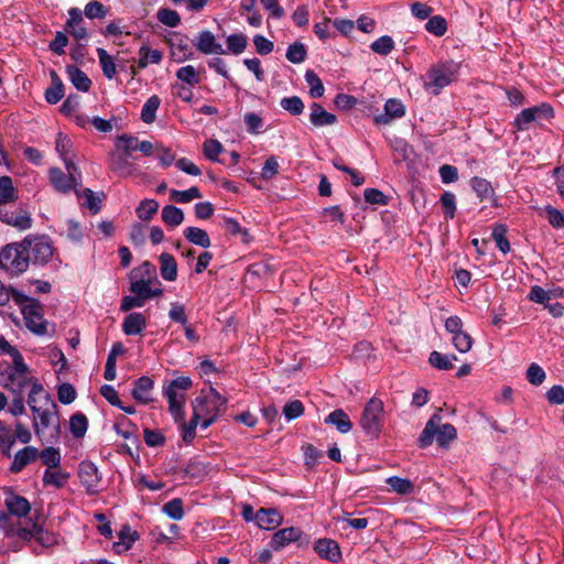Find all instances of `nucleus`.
<instances>
[{"mask_svg":"<svg viewBox=\"0 0 564 564\" xmlns=\"http://www.w3.org/2000/svg\"><path fill=\"white\" fill-rule=\"evenodd\" d=\"M452 344L456 350L465 354L471 349L474 340L467 332L463 330L452 336Z\"/></svg>","mask_w":564,"mask_h":564,"instance_id":"58","label":"nucleus"},{"mask_svg":"<svg viewBox=\"0 0 564 564\" xmlns=\"http://www.w3.org/2000/svg\"><path fill=\"white\" fill-rule=\"evenodd\" d=\"M301 536L302 531L299 528H283L273 534L270 541V546L273 551H280L290 543L299 541Z\"/></svg>","mask_w":564,"mask_h":564,"instance_id":"16","label":"nucleus"},{"mask_svg":"<svg viewBox=\"0 0 564 564\" xmlns=\"http://www.w3.org/2000/svg\"><path fill=\"white\" fill-rule=\"evenodd\" d=\"M223 228L234 236H240L241 240L246 243L250 241V235L247 229H243L234 218H224Z\"/></svg>","mask_w":564,"mask_h":564,"instance_id":"55","label":"nucleus"},{"mask_svg":"<svg viewBox=\"0 0 564 564\" xmlns=\"http://www.w3.org/2000/svg\"><path fill=\"white\" fill-rule=\"evenodd\" d=\"M13 445V432L4 422L0 421V449L2 454L10 457Z\"/></svg>","mask_w":564,"mask_h":564,"instance_id":"42","label":"nucleus"},{"mask_svg":"<svg viewBox=\"0 0 564 564\" xmlns=\"http://www.w3.org/2000/svg\"><path fill=\"white\" fill-rule=\"evenodd\" d=\"M161 276L173 282L177 278V263L175 258L170 253H162L159 258Z\"/></svg>","mask_w":564,"mask_h":564,"instance_id":"29","label":"nucleus"},{"mask_svg":"<svg viewBox=\"0 0 564 564\" xmlns=\"http://www.w3.org/2000/svg\"><path fill=\"white\" fill-rule=\"evenodd\" d=\"M161 105L159 96H151L143 105L141 110V119L145 123H152L156 118V111Z\"/></svg>","mask_w":564,"mask_h":564,"instance_id":"40","label":"nucleus"},{"mask_svg":"<svg viewBox=\"0 0 564 564\" xmlns=\"http://www.w3.org/2000/svg\"><path fill=\"white\" fill-rule=\"evenodd\" d=\"M172 55L175 61L181 63L193 57V51L191 50L186 39H178L172 43Z\"/></svg>","mask_w":564,"mask_h":564,"instance_id":"45","label":"nucleus"},{"mask_svg":"<svg viewBox=\"0 0 564 564\" xmlns=\"http://www.w3.org/2000/svg\"><path fill=\"white\" fill-rule=\"evenodd\" d=\"M33 413L35 414L33 419V427L39 436L44 430L58 424L57 406L51 399L50 394L43 395V405Z\"/></svg>","mask_w":564,"mask_h":564,"instance_id":"11","label":"nucleus"},{"mask_svg":"<svg viewBox=\"0 0 564 564\" xmlns=\"http://www.w3.org/2000/svg\"><path fill=\"white\" fill-rule=\"evenodd\" d=\"M97 55L104 75L108 79H112L116 75L117 68L112 56H110L105 48L98 47Z\"/></svg>","mask_w":564,"mask_h":564,"instance_id":"43","label":"nucleus"},{"mask_svg":"<svg viewBox=\"0 0 564 564\" xmlns=\"http://www.w3.org/2000/svg\"><path fill=\"white\" fill-rule=\"evenodd\" d=\"M152 283H153L152 280L139 279L131 283L130 290L134 295L139 296L142 301H145L153 296L161 295L162 290L160 288L153 290L151 288Z\"/></svg>","mask_w":564,"mask_h":564,"instance_id":"27","label":"nucleus"},{"mask_svg":"<svg viewBox=\"0 0 564 564\" xmlns=\"http://www.w3.org/2000/svg\"><path fill=\"white\" fill-rule=\"evenodd\" d=\"M456 438L457 431L455 426L449 423L441 424V415L438 411L426 422L419 437V445L421 448H426L435 440L438 446L448 447V445Z\"/></svg>","mask_w":564,"mask_h":564,"instance_id":"3","label":"nucleus"},{"mask_svg":"<svg viewBox=\"0 0 564 564\" xmlns=\"http://www.w3.org/2000/svg\"><path fill=\"white\" fill-rule=\"evenodd\" d=\"M162 512L173 520H181L184 517L183 501L174 498L162 507Z\"/></svg>","mask_w":564,"mask_h":564,"instance_id":"52","label":"nucleus"},{"mask_svg":"<svg viewBox=\"0 0 564 564\" xmlns=\"http://www.w3.org/2000/svg\"><path fill=\"white\" fill-rule=\"evenodd\" d=\"M66 73L76 89L84 93H87L90 89L91 80L82 69L76 66H67Z\"/></svg>","mask_w":564,"mask_h":564,"instance_id":"31","label":"nucleus"},{"mask_svg":"<svg viewBox=\"0 0 564 564\" xmlns=\"http://www.w3.org/2000/svg\"><path fill=\"white\" fill-rule=\"evenodd\" d=\"M387 484L399 495H411L414 492V485L406 478L392 476L387 479Z\"/></svg>","mask_w":564,"mask_h":564,"instance_id":"50","label":"nucleus"},{"mask_svg":"<svg viewBox=\"0 0 564 564\" xmlns=\"http://www.w3.org/2000/svg\"><path fill=\"white\" fill-rule=\"evenodd\" d=\"M29 368L20 352H14L13 367L7 371L3 387L13 394H23L24 389L35 380L28 376Z\"/></svg>","mask_w":564,"mask_h":564,"instance_id":"7","label":"nucleus"},{"mask_svg":"<svg viewBox=\"0 0 564 564\" xmlns=\"http://www.w3.org/2000/svg\"><path fill=\"white\" fill-rule=\"evenodd\" d=\"M306 55L307 53L304 44L297 42L289 45L285 54L288 61L293 64H300L304 62Z\"/></svg>","mask_w":564,"mask_h":564,"instance_id":"59","label":"nucleus"},{"mask_svg":"<svg viewBox=\"0 0 564 564\" xmlns=\"http://www.w3.org/2000/svg\"><path fill=\"white\" fill-rule=\"evenodd\" d=\"M226 43L230 53L239 55L246 50L248 40L243 33H235L227 36Z\"/></svg>","mask_w":564,"mask_h":564,"instance_id":"51","label":"nucleus"},{"mask_svg":"<svg viewBox=\"0 0 564 564\" xmlns=\"http://www.w3.org/2000/svg\"><path fill=\"white\" fill-rule=\"evenodd\" d=\"M554 117L553 107L547 102H542L538 106H531V124L533 122L543 127L545 122H550Z\"/></svg>","mask_w":564,"mask_h":564,"instance_id":"34","label":"nucleus"},{"mask_svg":"<svg viewBox=\"0 0 564 564\" xmlns=\"http://www.w3.org/2000/svg\"><path fill=\"white\" fill-rule=\"evenodd\" d=\"M192 387L189 377H178L163 386V395L167 399L169 411L175 422H182L185 417V392Z\"/></svg>","mask_w":564,"mask_h":564,"instance_id":"4","label":"nucleus"},{"mask_svg":"<svg viewBox=\"0 0 564 564\" xmlns=\"http://www.w3.org/2000/svg\"><path fill=\"white\" fill-rule=\"evenodd\" d=\"M370 47L375 53L386 56L393 51L394 41L392 40L391 36L383 35V36L379 37L378 40H376L375 42H372Z\"/></svg>","mask_w":564,"mask_h":564,"instance_id":"60","label":"nucleus"},{"mask_svg":"<svg viewBox=\"0 0 564 564\" xmlns=\"http://www.w3.org/2000/svg\"><path fill=\"white\" fill-rule=\"evenodd\" d=\"M87 417L82 413H76L70 417L69 430L75 437H82L87 431Z\"/></svg>","mask_w":564,"mask_h":564,"instance_id":"56","label":"nucleus"},{"mask_svg":"<svg viewBox=\"0 0 564 564\" xmlns=\"http://www.w3.org/2000/svg\"><path fill=\"white\" fill-rule=\"evenodd\" d=\"M158 20L166 25V26H170V28H175L180 24L181 22V18H180V14L174 11V10H171V9H160L158 11Z\"/></svg>","mask_w":564,"mask_h":564,"instance_id":"64","label":"nucleus"},{"mask_svg":"<svg viewBox=\"0 0 564 564\" xmlns=\"http://www.w3.org/2000/svg\"><path fill=\"white\" fill-rule=\"evenodd\" d=\"M37 455L39 449L34 446H25L24 448L18 451L10 465V471L15 474L20 473L30 463L34 462L37 458Z\"/></svg>","mask_w":564,"mask_h":564,"instance_id":"20","label":"nucleus"},{"mask_svg":"<svg viewBox=\"0 0 564 564\" xmlns=\"http://www.w3.org/2000/svg\"><path fill=\"white\" fill-rule=\"evenodd\" d=\"M184 237L186 240H188L191 243L199 246L202 248H208L210 247V239L208 234L198 227H187L183 231Z\"/></svg>","mask_w":564,"mask_h":564,"instance_id":"35","label":"nucleus"},{"mask_svg":"<svg viewBox=\"0 0 564 564\" xmlns=\"http://www.w3.org/2000/svg\"><path fill=\"white\" fill-rule=\"evenodd\" d=\"M195 45L196 48L205 55L225 54L223 45L216 41L215 35L208 30H204L198 33Z\"/></svg>","mask_w":564,"mask_h":564,"instance_id":"17","label":"nucleus"},{"mask_svg":"<svg viewBox=\"0 0 564 564\" xmlns=\"http://www.w3.org/2000/svg\"><path fill=\"white\" fill-rule=\"evenodd\" d=\"M405 115L404 105L395 98H390L384 104V112L373 116V122L379 126L390 124L394 119Z\"/></svg>","mask_w":564,"mask_h":564,"instance_id":"15","label":"nucleus"},{"mask_svg":"<svg viewBox=\"0 0 564 564\" xmlns=\"http://www.w3.org/2000/svg\"><path fill=\"white\" fill-rule=\"evenodd\" d=\"M176 78L180 82L178 84L189 87H195L200 83L199 74L193 65H186L178 68L176 72Z\"/></svg>","mask_w":564,"mask_h":564,"instance_id":"36","label":"nucleus"},{"mask_svg":"<svg viewBox=\"0 0 564 564\" xmlns=\"http://www.w3.org/2000/svg\"><path fill=\"white\" fill-rule=\"evenodd\" d=\"M25 326L36 335L46 334L47 322L44 318V308L39 301H30L22 307Z\"/></svg>","mask_w":564,"mask_h":564,"instance_id":"13","label":"nucleus"},{"mask_svg":"<svg viewBox=\"0 0 564 564\" xmlns=\"http://www.w3.org/2000/svg\"><path fill=\"white\" fill-rule=\"evenodd\" d=\"M154 388V382L150 377L143 376L140 377L134 382V388L132 390V397L135 401L142 404H149L153 401L152 391Z\"/></svg>","mask_w":564,"mask_h":564,"instance_id":"19","label":"nucleus"},{"mask_svg":"<svg viewBox=\"0 0 564 564\" xmlns=\"http://www.w3.org/2000/svg\"><path fill=\"white\" fill-rule=\"evenodd\" d=\"M159 203L155 199L142 200L135 209L138 217L141 220L149 221L158 213Z\"/></svg>","mask_w":564,"mask_h":564,"instance_id":"49","label":"nucleus"},{"mask_svg":"<svg viewBox=\"0 0 564 564\" xmlns=\"http://www.w3.org/2000/svg\"><path fill=\"white\" fill-rule=\"evenodd\" d=\"M247 130L251 134H259L263 132V119L256 112H247L243 116Z\"/></svg>","mask_w":564,"mask_h":564,"instance_id":"61","label":"nucleus"},{"mask_svg":"<svg viewBox=\"0 0 564 564\" xmlns=\"http://www.w3.org/2000/svg\"><path fill=\"white\" fill-rule=\"evenodd\" d=\"M28 243H8L0 250V269L9 276L15 278L23 274L30 265V254L26 250Z\"/></svg>","mask_w":564,"mask_h":564,"instance_id":"2","label":"nucleus"},{"mask_svg":"<svg viewBox=\"0 0 564 564\" xmlns=\"http://www.w3.org/2000/svg\"><path fill=\"white\" fill-rule=\"evenodd\" d=\"M200 197H202V194H200L198 187H195V186L189 187L188 189H185V191H177V189L171 191V198L181 204H186L193 199H197Z\"/></svg>","mask_w":564,"mask_h":564,"instance_id":"54","label":"nucleus"},{"mask_svg":"<svg viewBox=\"0 0 564 564\" xmlns=\"http://www.w3.org/2000/svg\"><path fill=\"white\" fill-rule=\"evenodd\" d=\"M23 243H28L26 250L30 254V262L34 264H45L53 257L52 241L45 237L24 238Z\"/></svg>","mask_w":564,"mask_h":564,"instance_id":"12","label":"nucleus"},{"mask_svg":"<svg viewBox=\"0 0 564 564\" xmlns=\"http://www.w3.org/2000/svg\"><path fill=\"white\" fill-rule=\"evenodd\" d=\"M37 457L41 458L43 465H45L46 468L59 467L62 460L59 449L52 446L39 452Z\"/></svg>","mask_w":564,"mask_h":564,"instance_id":"48","label":"nucleus"},{"mask_svg":"<svg viewBox=\"0 0 564 564\" xmlns=\"http://www.w3.org/2000/svg\"><path fill=\"white\" fill-rule=\"evenodd\" d=\"M457 357L453 354L443 355L438 351H432L429 358L430 364L440 370H449L453 368V361Z\"/></svg>","mask_w":564,"mask_h":564,"instance_id":"44","label":"nucleus"},{"mask_svg":"<svg viewBox=\"0 0 564 564\" xmlns=\"http://www.w3.org/2000/svg\"><path fill=\"white\" fill-rule=\"evenodd\" d=\"M507 228L503 225L495 226L492 230V239L495 240L497 247L502 253H508L510 251V243L506 238Z\"/></svg>","mask_w":564,"mask_h":564,"instance_id":"62","label":"nucleus"},{"mask_svg":"<svg viewBox=\"0 0 564 564\" xmlns=\"http://www.w3.org/2000/svg\"><path fill=\"white\" fill-rule=\"evenodd\" d=\"M226 400L214 388H209L203 395L193 402V414L200 420V426L205 430L210 426L220 412L225 410Z\"/></svg>","mask_w":564,"mask_h":564,"instance_id":"1","label":"nucleus"},{"mask_svg":"<svg viewBox=\"0 0 564 564\" xmlns=\"http://www.w3.org/2000/svg\"><path fill=\"white\" fill-rule=\"evenodd\" d=\"M383 410V402L377 398H372L368 401L362 411L360 425L364 432L372 438H377L381 433Z\"/></svg>","mask_w":564,"mask_h":564,"instance_id":"8","label":"nucleus"},{"mask_svg":"<svg viewBox=\"0 0 564 564\" xmlns=\"http://www.w3.org/2000/svg\"><path fill=\"white\" fill-rule=\"evenodd\" d=\"M224 151L223 144L216 139H208L203 144V152L206 159L218 161V155Z\"/></svg>","mask_w":564,"mask_h":564,"instance_id":"63","label":"nucleus"},{"mask_svg":"<svg viewBox=\"0 0 564 564\" xmlns=\"http://www.w3.org/2000/svg\"><path fill=\"white\" fill-rule=\"evenodd\" d=\"M129 154L126 153H113L110 158V167L113 172L120 176L131 175L133 172V165L129 160Z\"/></svg>","mask_w":564,"mask_h":564,"instance_id":"30","label":"nucleus"},{"mask_svg":"<svg viewBox=\"0 0 564 564\" xmlns=\"http://www.w3.org/2000/svg\"><path fill=\"white\" fill-rule=\"evenodd\" d=\"M6 535L18 536L23 541L34 539L43 547H52L57 544V535L35 522L30 528L10 525L6 529Z\"/></svg>","mask_w":564,"mask_h":564,"instance_id":"6","label":"nucleus"},{"mask_svg":"<svg viewBox=\"0 0 564 564\" xmlns=\"http://www.w3.org/2000/svg\"><path fill=\"white\" fill-rule=\"evenodd\" d=\"M315 552L323 558L337 562L341 557L339 545L330 539H321L314 545Z\"/></svg>","mask_w":564,"mask_h":564,"instance_id":"22","label":"nucleus"},{"mask_svg":"<svg viewBox=\"0 0 564 564\" xmlns=\"http://www.w3.org/2000/svg\"><path fill=\"white\" fill-rule=\"evenodd\" d=\"M280 106L282 107V109H284L285 111L293 116H299L304 110V102L297 96L282 98L280 101Z\"/></svg>","mask_w":564,"mask_h":564,"instance_id":"57","label":"nucleus"},{"mask_svg":"<svg viewBox=\"0 0 564 564\" xmlns=\"http://www.w3.org/2000/svg\"><path fill=\"white\" fill-rule=\"evenodd\" d=\"M0 221L19 231L29 230L33 226L31 212L24 205L0 206Z\"/></svg>","mask_w":564,"mask_h":564,"instance_id":"9","label":"nucleus"},{"mask_svg":"<svg viewBox=\"0 0 564 564\" xmlns=\"http://www.w3.org/2000/svg\"><path fill=\"white\" fill-rule=\"evenodd\" d=\"M538 213L545 217L549 224L555 228L561 229V224L564 220V213L553 207L552 205H546L544 207H538Z\"/></svg>","mask_w":564,"mask_h":564,"instance_id":"41","label":"nucleus"},{"mask_svg":"<svg viewBox=\"0 0 564 564\" xmlns=\"http://www.w3.org/2000/svg\"><path fill=\"white\" fill-rule=\"evenodd\" d=\"M69 477V473L63 470L61 467L46 468L43 474L42 481L44 486L63 488L67 484Z\"/></svg>","mask_w":564,"mask_h":564,"instance_id":"26","label":"nucleus"},{"mask_svg":"<svg viewBox=\"0 0 564 564\" xmlns=\"http://www.w3.org/2000/svg\"><path fill=\"white\" fill-rule=\"evenodd\" d=\"M66 26L70 34L77 39L83 40L87 37V30L84 26L83 13L78 8H70L68 10V20Z\"/></svg>","mask_w":564,"mask_h":564,"instance_id":"21","label":"nucleus"},{"mask_svg":"<svg viewBox=\"0 0 564 564\" xmlns=\"http://www.w3.org/2000/svg\"><path fill=\"white\" fill-rule=\"evenodd\" d=\"M78 477L89 495H94L98 491L100 476L94 463L82 462L78 467Z\"/></svg>","mask_w":564,"mask_h":564,"instance_id":"14","label":"nucleus"},{"mask_svg":"<svg viewBox=\"0 0 564 564\" xmlns=\"http://www.w3.org/2000/svg\"><path fill=\"white\" fill-rule=\"evenodd\" d=\"M44 394L46 393L44 391L43 386L37 380H34L31 384V391L28 398V404L32 412L37 411V409H40L41 405H43Z\"/></svg>","mask_w":564,"mask_h":564,"instance_id":"47","label":"nucleus"},{"mask_svg":"<svg viewBox=\"0 0 564 564\" xmlns=\"http://www.w3.org/2000/svg\"><path fill=\"white\" fill-rule=\"evenodd\" d=\"M162 61V53L159 50H152L149 46H141L139 50L138 65L140 68H145L149 64H160Z\"/></svg>","mask_w":564,"mask_h":564,"instance_id":"38","label":"nucleus"},{"mask_svg":"<svg viewBox=\"0 0 564 564\" xmlns=\"http://www.w3.org/2000/svg\"><path fill=\"white\" fill-rule=\"evenodd\" d=\"M254 521L260 529L273 530L282 523L283 517L276 509L261 508L256 512Z\"/></svg>","mask_w":564,"mask_h":564,"instance_id":"18","label":"nucleus"},{"mask_svg":"<svg viewBox=\"0 0 564 564\" xmlns=\"http://www.w3.org/2000/svg\"><path fill=\"white\" fill-rule=\"evenodd\" d=\"M4 503L9 513L19 518L28 516L31 510L30 502L24 497L14 494L8 495Z\"/></svg>","mask_w":564,"mask_h":564,"instance_id":"23","label":"nucleus"},{"mask_svg":"<svg viewBox=\"0 0 564 564\" xmlns=\"http://www.w3.org/2000/svg\"><path fill=\"white\" fill-rule=\"evenodd\" d=\"M65 166L67 173H64L58 167H52L48 171L50 182L59 193H68L80 184V174L77 171V166L73 162H66Z\"/></svg>","mask_w":564,"mask_h":564,"instance_id":"10","label":"nucleus"},{"mask_svg":"<svg viewBox=\"0 0 564 564\" xmlns=\"http://www.w3.org/2000/svg\"><path fill=\"white\" fill-rule=\"evenodd\" d=\"M305 80L310 87L311 97L319 98L324 95V85L319 77L313 70H306Z\"/></svg>","mask_w":564,"mask_h":564,"instance_id":"53","label":"nucleus"},{"mask_svg":"<svg viewBox=\"0 0 564 564\" xmlns=\"http://www.w3.org/2000/svg\"><path fill=\"white\" fill-rule=\"evenodd\" d=\"M139 534L130 527L126 525L118 534L119 541L113 543V549L117 553H122L130 550L133 543L138 540Z\"/></svg>","mask_w":564,"mask_h":564,"instance_id":"32","label":"nucleus"},{"mask_svg":"<svg viewBox=\"0 0 564 564\" xmlns=\"http://www.w3.org/2000/svg\"><path fill=\"white\" fill-rule=\"evenodd\" d=\"M310 109V121L314 127L321 128L336 122V116L326 111L319 104L313 102Z\"/></svg>","mask_w":564,"mask_h":564,"instance_id":"24","label":"nucleus"},{"mask_svg":"<svg viewBox=\"0 0 564 564\" xmlns=\"http://www.w3.org/2000/svg\"><path fill=\"white\" fill-rule=\"evenodd\" d=\"M147 327V319L142 313L128 314L122 323V330L126 335H139Z\"/></svg>","mask_w":564,"mask_h":564,"instance_id":"25","label":"nucleus"},{"mask_svg":"<svg viewBox=\"0 0 564 564\" xmlns=\"http://www.w3.org/2000/svg\"><path fill=\"white\" fill-rule=\"evenodd\" d=\"M560 297H564V289L560 286L549 290H544L540 285L531 286V302H544L547 300H556Z\"/></svg>","mask_w":564,"mask_h":564,"instance_id":"33","label":"nucleus"},{"mask_svg":"<svg viewBox=\"0 0 564 564\" xmlns=\"http://www.w3.org/2000/svg\"><path fill=\"white\" fill-rule=\"evenodd\" d=\"M53 85L46 89L45 99L48 104L55 105L64 97V87L55 72L51 73Z\"/></svg>","mask_w":564,"mask_h":564,"instance_id":"39","label":"nucleus"},{"mask_svg":"<svg viewBox=\"0 0 564 564\" xmlns=\"http://www.w3.org/2000/svg\"><path fill=\"white\" fill-rule=\"evenodd\" d=\"M459 65L446 62L432 66L425 75L423 87L433 95H438L443 88L453 83L458 75Z\"/></svg>","mask_w":564,"mask_h":564,"instance_id":"5","label":"nucleus"},{"mask_svg":"<svg viewBox=\"0 0 564 564\" xmlns=\"http://www.w3.org/2000/svg\"><path fill=\"white\" fill-rule=\"evenodd\" d=\"M162 220L171 227L180 226L184 220V213L174 205H166L162 208Z\"/></svg>","mask_w":564,"mask_h":564,"instance_id":"37","label":"nucleus"},{"mask_svg":"<svg viewBox=\"0 0 564 564\" xmlns=\"http://www.w3.org/2000/svg\"><path fill=\"white\" fill-rule=\"evenodd\" d=\"M17 198L12 180L9 176L0 177V206H7L8 203Z\"/></svg>","mask_w":564,"mask_h":564,"instance_id":"46","label":"nucleus"},{"mask_svg":"<svg viewBox=\"0 0 564 564\" xmlns=\"http://www.w3.org/2000/svg\"><path fill=\"white\" fill-rule=\"evenodd\" d=\"M325 423L334 425L337 429V431L343 434L350 432V430L352 429V423L348 414L345 413L344 410L341 409H337L330 412L326 416Z\"/></svg>","mask_w":564,"mask_h":564,"instance_id":"28","label":"nucleus"}]
</instances>
